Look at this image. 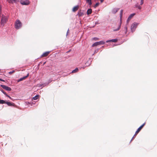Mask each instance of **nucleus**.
Wrapping results in <instances>:
<instances>
[{
  "mask_svg": "<svg viewBox=\"0 0 157 157\" xmlns=\"http://www.w3.org/2000/svg\"><path fill=\"white\" fill-rule=\"evenodd\" d=\"M123 12V10H121V12H120L121 20H120V24L118 25V28L117 29H114L113 30V31H117L119 30L120 29V28H121V24H122V21H121V17H122V16Z\"/></svg>",
  "mask_w": 157,
  "mask_h": 157,
  "instance_id": "nucleus-1",
  "label": "nucleus"
},
{
  "mask_svg": "<svg viewBox=\"0 0 157 157\" xmlns=\"http://www.w3.org/2000/svg\"><path fill=\"white\" fill-rule=\"evenodd\" d=\"M22 26V24L21 22L19 20H17L15 23V28L16 29H19Z\"/></svg>",
  "mask_w": 157,
  "mask_h": 157,
  "instance_id": "nucleus-2",
  "label": "nucleus"
},
{
  "mask_svg": "<svg viewBox=\"0 0 157 157\" xmlns=\"http://www.w3.org/2000/svg\"><path fill=\"white\" fill-rule=\"evenodd\" d=\"M105 43V42L103 41H101L99 42H97L93 44H92V47H94L95 46H96L99 45L104 44Z\"/></svg>",
  "mask_w": 157,
  "mask_h": 157,
  "instance_id": "nucleus-3",
  "label": "nucleus"
},
{
  "mask_svg": "<svg viewBox=\"0 0 157 157\" xmlns=\"http://www.w3.org/2000/svg\"><path fill=\"white\" fill-rule=\"evenodd\" d=\"M137 25L138 24L136 23H134L131 26V29L132 32H133L135 31Z\"/></svg>",
  "mask_w": 157,
  "mask_h": 157,
  "instance_id": "nucleus-4",
  "label": "nucleus"
},
{
  "mask_svg": "<svg viewBox=\"0 0 157 157\" xmlns=\"http://www.w3.org/2000/svg\"><path fill=\"white\" fill-rule=\"evenodd\" d=\"M22 5H27L29 4V1L28 0H25V1H22V0L20 1Z\"/></svg>",
  "mask_w": 157,
  "mask_h": 157,
  "instance_id": "nucleus-5",
  "label": "nucleus"
},
{
  "mask_svg": "<svg viewBox=\"0 0 157 157\" xmlns=\"http://www.w3.org/2000/svg\"><path fill=\"white\" fill-rule=\"evenodd\" d=\"M1 87H2L4 89L8 91H10L11 90V89L10 88L7 86H6L1 85Z\"/></svg>",
  "mask_w": 157,
  "mask_h": 157,
  "instance_id": "nucleus-6",
  "label": "nucleus"
},
{
  "mask_svg": "<svg viewBox=\"0 0 157 157\" xmlns=\"http://www.w3.org/2000/svg\"><path fill=\"white\" fill-rule=\"evenodd\" d=\"M8 3H10L13 4L14 3H17L18 2H20L21 0H6Z\"/></svg>",
  "mask_w": 157,
  "mask_h": 157,
  "instance_id": "nucleus-7",
  "label": "nucleus"
},
{
  "mask_svg": "<svg viewBox=\"0 0 157 157\" xmlns=\"http://www.w3.org/2000/svg\"><path fill=\"white\" fill-rule=\"evenodd\" d=\"M6 18L5 16H2L1 19V22L2 24L5 23L6 21Z\"/></svg>",
  "mask_w": 157,
  "mask_h": 157,
  "instance_id": "nucleus-8",
  "label": "nucleus"
},
{
  "mask_svg": "<svg viewBox=\"0 0 157 157\" xmlns=\"http://www.w3.org/2000/svg\"><path fill=\"white\" fill-rule=\"evenodd\" d=\"M50 52H46L44 53L41 56V57H44L47 56L49 54Z\"/></svg>",
  "mask_w": 157,
  "mask_h": 157,
  "instance_id": "nucleus-9",
  "label": "nucleus"
},
{
  "mask_svg": "<svg viewBox=\"0 0 157 157\" xmlns=\"http://www.w3.org/2000/svg\"><path fill=\"white\" fill-rule=\"evenodd\" d=\"M117 39H112L108 40H107L106 41V43L110 42H112L114 43L117 42Z\"/></svg>",
  "mask_w": 157,
  "mask_h": 157,
  "instance_id": "nucleus-10",
  "label": "nucleus"
},
{
  "mask_svg": "<svg viewBox=\"0 0 157 157\" xmlns=\"http://www.w3.org/2000/svg\"><path fill=\"white\" fill-rule=\"evenodd\" d=\"M135 15V13H132L128 17L127 20V22H129L130 20H131V19L132 18V17Z\"/></svg>",
  "mask_w": 157,
  "mask_h": 157,
  "instance_id": "nucleus-11",
  "label": "nucleus"
},
{
  "mask_svg": "<svg viewBox=\"0 0 157 157\" xmlns=\"http://www.w3.org/2000/svg\"><path fill=\"white\" fill-rule=\"evenodd\" d=\"M78 8L79 6L78 5L76 6L73 8L72 11L74 12H75L78 10Z\"/></svg>",
  "mask_w": 157,
  "mask_h": 157,
  "instance_id": "nucleus-12",
  "label": "nucleus"
},
{
  "mask_svg": "<svg viewBox=\"0 0 157 157\" xmlns=\"http://www.w3.org/2000/svg\"><path fill=\"white\" fill-rule=\"evenodd\" d=\"M1 91L2 92L6 97H8L10 99H12L5 92H4V90H1Z\"/></svg>",
  "mask_w": 157,
  "mask_h": 157,
  "instance_id": "nucleus-13",
  "label": "nucleus"
},
{
  "mask_svg": "<svg viewBox=\"0 0 157 157\" xmlns=\"http://www.w3.org/2000/svg\"><path fill=\"white\" fill-rule=\"evenodd\" d=\"M5 103L6 104L9 106H13L14 105L13 103H11V102H6Z\"/></svg>",
  "mask_w": 157,
  "mask_h": 157,
  "instance_id": "nucleus-14",
  "label": "nucleus"
},
{
  "mask_svg": "<svg viewBox=\"0 0 157 157\" xmlns=\"http://www.w3.org/2000/svg\"><path fill=\"white\" fill-rule=\"evenodd\" d=\"M92 12V10L91 9H89L87 10V14H91Z\"/></svg>",
  "mask_w": 157,
  "mask_h": 157,
  "instance_id": "nucleus-15",
  "label": "nucleus"
},
{
  "mask_svg": "<svg viewBox=\"0 0 157 157\" xmlns=\"http://www.w3.org/2000/svg\"><path fill=\"white\" fill-rule=\"evenodd\" d=\"M145 124V123H144L143 124H142L140 127L137 129L138 130H139L140 131L141 129L143 128L144 127V125Z\"/></svg>",
  "mask_w": 157,
  "mask_h": 157,
  "instance_id": "nucleus-16",
  "label": "nucleus"
},
{
  "mask_svg": "<svg viewBox=\"0 0 157 157\" xmlns=\"http://www.w3.org/2000/svg\"><path fill=\"white\" fill-rule=\"evenodd\" d=\"M78 71V68H76L75 69L73 70L72 71V73H75L77 72Z\"/></svg>",
  "mask_w": 157,
  "mask_h": 157,
  "instance_id": "nucleus-17",
  "label": "nucleus"
},
{
  "mask_svg": "<svg viewBox=\"0 0 157 157\" xmlns=\"http://www.w3.org/2000/svg\"><path fill=\"white\" fill-rule=\"evenodd\" d=\"M39 97V95H36V96H35V97H33V99L34 100H36Z\"/></svg>",
  "mask_w": 157,
  "mask_h": 157,
  "instance_id": "nucleus-18",
  "label": "nucleus"
},
{
  "mask_svg": "<svg viewBox=\"0 0 157 157\" xmlns=\"http://www.w3.org/2000/svg\"><path fill=\"white\" fill-rule=\"evenodd\" d=\"M6 103V101L2 100L0 99V104H3Z\"/></svg>",
  "mask_w": 157,
  "mask_h": 157,
  "instance_id": "nucleus-19",
  "label": "nucleus"
},
{
  "mask_svg": "<svg viewBox=\"0 0 157 157\" xmlns=\"http://www.w3.org/2000/svg\"><path fill=\"white\" fill-rule=\"evenodd\" d=\"M87 2L89 3L90 5H91L92 4L91 0H86Z\"/></svg>",
  "mask_w": 157,
  "mask_h": 157,
  "instance_id": "nucleus-20",
  "label": "nucleus"
},
{
  "mask_svg": "<svg viewBox=\"0 0 157 157\" xmlns=\"http://www.w3.org/2000/svg\"><path fill=\"white\" fill-rule=\"evenodd\" d=\"M138 133V132H137L136 131L135 133L134 134V136H133V137L132 138V140L134 139V138L136 136V135H137V134Z\"/></svg>",
  "mask_w": 157,
  "mask_h": 157,
  "instance_id": "nucleus-21",
  "label": "nucleus"
},
{
  "mask_svg": "<svg viewBox=\"0 0 157 157\" xmlns=\"http://www.w3.org/2000/svg\"><path fill=\"white\" fill-rule=\"evenodd\" d=\"M99 3H96L94 6V8H96V7H98L99 5Z\"/></svg>",
  "mask_w": 157,
  "mask_h": 157,
  "instance_id": "nucleus-22",
  "label": "nucleus"
},
{
  "mask_svg": "<svg viewBox=\"0 0 157 157\" xmlns=\"http://www.w3.org/2000/svg\"><path fill=\"white\" fill-rule=\"evenodd\" d=\"M29 74H28L26 76H24V77H22V78H23V79L26 78L28 77V76H29Z\"/></svg>",
  "mask_w": 157,
  "mask_h": 157,
  "instance_id": "nucleus-23",
  "label": "nucleus"
},
{
  "mask_svg": "<svg viewBox=\"0 0 157 157\" xmlns=\"http://www.w3.org/2000/svg\"><path fill=\"white\" fill-rule=\"evenodd\" d=\"M144 3V0H141L140 2V5H142Z\"/></svg>",
  "mask_w": 157,
  "mask_h": 157,
  "instance_id": "nucleus-24",
  "label": "nucleus"
},
{
  "mask_svg": "<svg viewBox=\"0 0 157 157\" xmlns=\"http://www.w3.org/2000/svg\"><path fill=\"white\" fill-rule=\"evenodd\" d=\"M14 72H15V71H10V72H9V74H11L12 73H14Z\"/></svg>",
  "mask_w": 157,
  "mask_h": 157,
  "instance_id": "nucleus-25",
  "label": "nucleus"
},
{
  "mask_svg": "<svg viewBox=\"0 0 157 157\" xmlns=\"http://www.w3.org/2000/svg\"><path fill=\"white\" fill-rule=\"evenodd\" d=\"M94 39L95 40H99V39L97 37H95Z\"/></svg>",
  "mask_w": 157,
  "mask_h": 157,
  "instance_id": "nucleus-26",
  "label": "nucleus"
},
{
  "mask_svg": "<svg viewBox=\"0 0 157 157\" xmlns=\"http://www.w3.org/2000/svg\"><path fill=\"white\" fill-rule=\"evenodd\" d=\"M23 79H19L17 81V82H19L21 81H22Z\"/></svg>",
  "mask_w": 157,
  "mask_h": 157,
  "instance_id": "nucleus-27",
  "label": "nucleus"
},
{
  "mask_svg": "<svg viewBox=\"0 0 157 157\" xmlns=\"http://www.w3.org/2000/svg\"><path fill=\"white\" fill-rule=\"evenodd\" d=\"M137 8L139 9V10H140L141 8V7L140 6H137Z\"/></svg>",
  "mask_w": 157,
  "mask_h": 157,
  "instance_id": "nucleus-28",
  "label": "nucleus"
},
{
  "mask_svg": "<svg viewBox=\"0 0 157 157\" xmlns=\"http://www.w3.org/2000/svg\"><path fill=\"white\" fill-rule=\"evenodd\" d=\"M137 132H138V133H139L140 131L139 130H138V129H137V131H136Z\"/></svg>",
  "mask_w": 157,
  "mask_h": 157,
  "instance_id": "nucleus-29",
  "label": "nucleus"
},
{
  "mask_svg": "<svg viewBox=\"0 0 157 157\" xmlns=\"http://www.w3.org/2000/svg\"><path fill=\"white\" fill-rule=\"evenodd\" d=\"M0 80L2 81H5L4 80H3L2 79H0Z\"/></svg>",
  "mask_w": 157,
  "mask_h": 157,
  "instance_id": "nucleus-30",
  "label": "nucleus"
},
{
  "mask_svg": "<svg viewBox=\"0 0 157 157\" xmlns=\"http://www.w3.org/2000/svg\"><path fill=\"white\" fill-rule=\"evenodd\" d=\"M100 1L101 2H102L104 1V0H100Z\"/></svg>",
  "mask_w": 157,
  "mask_h": 157,
  "instance_id": "nucleus-31",
  "label": "nucleus"
},
{
  "mask_svg": "<svg viewBox=\"0 0 157 157\" xmlns=\"http://www.w3.org/2000/svg\"><path fill=\"white\" fill-rule=\"evenodd\" d=\"M117 10H116L115 11V12H114V13H116V12H117Z\"/></svg>",
  "mask_w": 157,
  "mask_h": 157,
  "instance_id": "nucleus-32",
  "label": "nucleus"
}]
</instances>
